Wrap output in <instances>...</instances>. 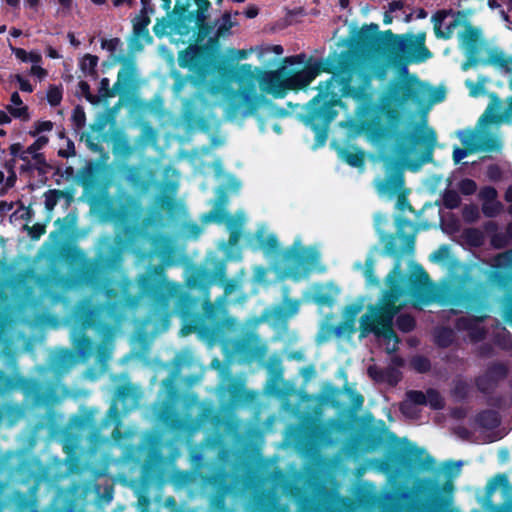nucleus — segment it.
I'll return each instance as SVG.
<instances>
[{"instance_id":"obj_1","label":"nucleus","mask_w":512,"mask_h":512,"mask_svg":"<svg viewBox=\"0 0 512 512\" xmlns=\"http://www.w3.org/2000/svg\"><path fill=\"white\" fill-rule=\"evenodd\" d=\"M331 74L325 82H320L318 93L308 103L303 121L315 134V144L322 146L328 139L330 123L338 114L337 106L343 107L342 98H352L361 102V114L365 118L363 126L376 137H382L388 130L382 121L385 116L390 123L399 120L398 110L408 102L421 104L426 97V89L417 76L412 75L391 83L389 97L381 104L373 103L370 93L362 85L353 86L354 65L348 52L329 55L325 59H310L303 69L286 71L287 89L306 88L320 73Z\"/></svg>"},{"instance_id":"obj_2","label":"nucleus","mask_w":512,"mask_h":512,"mask_svg":"<svg viewBox=\"0 0 512 512\" xmlns=\"http://www.w3.org/2000/svg\"><path fill=\"white\" fill-rule=\"evenodd\" d=\"M67 258L82 262L76 272L77 281L102 291L106 297V302L101 304L84 298L75 304L71 313L72 347L80 359L88 360L96 351V345L86 331L93 329L104 341L111 339L113 323L119 320L124 309L136 307L139 298L130 293V281H123L119 290L109 285V274L117 271L122 263V250L117 245H108L106 251L97 253L93 259L85 258L81 250L74 248L69 250Z\"/></svg>"},{"instance_id":"obj_3","label":"nucleus","mask_w":512,"mask_h":512,"mask_svg":"<svg viewBox=\"0 0 512 512\" xmlns=\"http://www.w3.org/2000/svg\"><path fill=\"white\" fill-rule=\"evenodd\" d=\"M156 242H160V246L155 244L154 251L162 257V263L148 265L145 272L137 277L138 294L135 296L139 300H149L151 314L165 320L171 315V299L175 298L174 312L189 322L184 326L183 333L197 332L202 337L215 338L223 327L218 309L209 301H205L204 314L197 312L202 304L201 299L189 292L181 291L177 284L167 279L166 266L172 263L169 258L171 248L161 239H156Z\"/></svg>"},{"instance_id":"obj_4","label":"nucleus","mask_w":512,"mask_h":512,"mask_svg":"<svg viewBox=\"0 0 512 512\" xmlns=\"http://www.w3.org/2000/svg\"><path fill=\"white\" fill-rule=\"evenodd\" d=\"M156 242H160V246L155 244L154 251L162 257V263L148 265L145 272L137 277L138 294L135 296L139 300H149L151 314L165 320L171 315V299L175 298L174 312L189 322L184 326L183 333L197 332L202 337L215 338L223 327L218 309L209 301H205L204 314L197 312L202 304L201 299L189 292L181 291L177 284L167 279L166 266L172 263L169 258L171 248L161 239H156Z\"/></svg>"},{"instance_id":"obj_5","label":"nucleus","mask_w":512,"mask_h":512,"mask_svg":"<svg viewBox=\"0 0 512 512\" xmlns=\"http://www.w3.org/2000/svg\"><path fill=\"white\" fill-rule=\"evenodd\" d=\"M264 404L262 394L246 388L244 382L232 379L218 391V406L211 400L200 401L194 393L182 391L174 373L161 382L157 399L152 404V416H236L245 412L250 416H261Z\"/></svg>"},{"instance_id":"obj_6","label":"nucleus","mask_w":512,"mask_h":512,"mask_svg":"<svg viewBox=\"0 0 512 512\" xmlns=\"http://www.w3.org/2000/svg\"><path fill=\"white\" fill-rule=\"evenodd\" d=\"M267 370L264 394L280 400L282 409L291 413V416H323L327 408L333 409L335 416H359L358 411L364 404V397L347 383L340 388L326 382L318 393H300L298 403L293 404L290 397L296 394V389L284 380L282 361L278 358L272 359ZM362 416H372V414L365 412Z\"/></svg>"},{"instance_id":"obj_7","label":"nucleus","mask_w":512,"mask_h":512,"mask_svg":"<svg viewBox=\"0 0 512 512\" xmlns=\"http://www.w3.org/2000/svg\"><path fill=\"white\" fill-rule=\"evenodd\" d=\"M386 284L388 289L384 291L380 304L370 305L368 312L361 317L359 338L363 339L373 333L376 337L392 340L393 346L387 348V353L391 354L398 350L400 342L393 329V319L403 307L401 297L408 293L416 303L422 305L432 303L435 298L429 275L419 264L415 265L406 283L399 264H396L387 275Z\"/></svg>"},{"instance_id":"obj_8","label":"nucleus","mask_w":512,"mask_h":512,"mask_svg":"<svg viewBox=\"0 0 512 512\" xmlns=\"http://www.w3.org/2000/svg\"><path fill=\"white\" fill-rule=\"evenodd\" d=\"M426 32L394 34L390 29L379 31L375 23L363 26L357 34V44L363 49L381 51L394 64L405 67L410 63H423L433 53L425 44Z\"/></svg>"},{"instance_id":"obj_9","label":"nucleus","mask_w":512,"mask_h":512,"mask_svg":"<svg viewBox=\"0 0 512 512\" xmlns=\"http://www.w3.org/2000/svg\"><path fill=\"white\" fill-rule=\"evenodd\" d=\"M443 301L453 307L463 308L470 312L483 313L481 315L461 316L455 320L458 331H466L472 343L483 341L488 334L485 327L479 326L488 316L484 313L488 309L487 293L481 282H475L470 277L463 278L458 284L445 289Z\"/></svg>"},{"instance_id":"obj_10","label":"nucleus","mask_w":512,"mask_h":512,"mask_svg":"<svg viewBox=\"0 0 512 512\" xmlns=\"http://www.w3.org/2000/svg\"><path fill=\"white\" fill-rule=\"evenodd\" d=\"M14 389L23 394L21 405H15L6 416H25V409H45L43 416H61L53 408L61 401L59 386L53 380L25 377L20 374L7 375L0 369V395ZM0 416L5 414L0 410Z\"/></svg>"},{"instance_id":"obj_11","label":"nucleus","mask_w":512,"mask_h":512,"mask_svg":"<svg viewBox=\"0 0 512 512\" xmlns=\"http://www.w3.org/2000/svg\"><path fill=\"white\" fill-rule=\"evenodd\" d=\"M257 242L265 254L280 256L284 274L295 281L307 277L320 261L318 251L302 247L299 242L280 251L278 238L274 234L265 237L258 233Z\"/></svg>"},{"instance_id":"obj_12","label":"nucleus","mask_w":512,"mask_h":512,"mask_svg":"<svg viewBox=\"0 0 512 512\" xmlns=\"http://www.w3.org/2000/svg\"><path fill=\"white\" fill-rule=\"evenodd\" d=\"M204 50L196 48V44H191L178 53L177 62L180 68L188 69L189 75H183L179 71H172L171 77L174 79L172 90L175 94H179L185 88L188 82L195 87L205 85V68L204 58L202 56Z\"/></svg>"},{"instance_id":"obj_13","label":"nucleus","mask_w":512,"mask_h":512,"mask_svg":"<svg viewBox=\"0 0 512 512\" xmlns=\"http://www.w3.org/2000/svg\"><path fill=\"white\" fill-rule=\"evenodd\" d=\"M509 374V367L501 361L488 363L483 373L476 376L474 383L477 391L483 395L487 406L494 409H502L506 405V398L497 392L500 383Z\"/></svg>"},{"instance_id":"obj_14","label":"nucleus","mask_w":512,"mask_h":512,"mask_svg":"<svg viewBox=\"0 0 512 512\" xmlns=\"http://www.w3.org/2000/svg\"><path fill=\"white\" fill-rule=\"evenodd\" d=\"M196 48L204 50L202 56L207 70L205 85L213 74H217L220 80L226 82L243 81L252 75V67L250 64L233 65L226 60L217 59L206 45L196 44Z\"/></svg>"},{"instance_id":"obj_15","label":"nucleus","mask_w":512,"mask_h":512,"mask_svg":"<svg viewBox=\"0 0 512 512\" xmlns=\"http://www.w3.org/2000/svg\"><path fill=\"white\" fill-rule=\"evenodd\" d=\"M225 97V117L234 120L238 117H248L255 114L259 107V97L256 93L247 88H227Z\"/></svg>"},{"instance_id":"obj_16","label":"nucleus","mask_w":512,"mask_h":512,"mask_svg":"<svg viewBox=\"0 0 512 512\" xmlns=\"http://www.w3.org/2000/svg\"><path fill=\"white\" fill-rule=\"evenodd\" d=\"M403 140L407 142L400 145L401 152L404 154H410L416 146L422 147L414 167L411 165L413 170H416L423 164L433 162V153L437 144V134L433 128L425 127L419 133L404 134Z\"/></svg>"},{"instance_id":"obj_17","label":"nucleus","mask_w":512,"mask_h":512,"mask_svg":"<svg viewBox=\"0 0 512 512\" xmlns=\"http://www.w3.org/2000/svg\"><path fill=\"white\" fill-rule=\"evenodd\" d=\"M142 392L132 383H124L116 387L111 404L105 416H126L135 411L141 402Z\"/></svg>"},{"instance_id":"obj_18","label":"nucleus","mask_w":512,"mask_h":512,"mask_svg":"<svg viewBox=\"0 0 512 512\" xmlns=\"http://www.w3.org/2000/svg\"><path fill=\"white\" fill-rule=\"evenodd\" d=\"M436 38L448 40L451 39L455 30L470 21L467 19L465 11H454L453 9L437 10L431 18Z\"/></svg>"},{"instance_id":"obj_19","label":"nucleus","mask_w":512,"mask_h":512,"mask_svg":"<svg viewBox=\"0 0 512 512\" xmlns=\"http://www.w3.org/2000/svg\"><path fill=\"white\" fill-rule=\"evenodd\" d=\"M459 40L465 48L466 60L462 63L461 69L467 71L478 65V57L481 47V30L470 22L465 24V29L459 33Z\"/></svg>"},{"instance_id":"obj_20","label":"nucleus","mask_w":512,"mask_h":512,"mask_svg":"<svg viewBox=\"0 0 512 512\" xmlns=\"http://www.w3.org/2000/svg\"><path fill=\"white\" fill-rule=\"evenodd\" d=\"M114 61L123 64V67L119 70L117 81L114 83L113 87H110V80L108 78L101 79L99 91L101 96L105 99L112 98L116 94L124 92L131 82L134 73V64L124 55L115 56Z\"/></svg>"},{"instance_id":"obj_21","label":"nucleus","mask_w":512,"mask_h":512,"mask_svg":"<svg viewBox=\"0 0 512 512\" xmlns=\"http://www.w3.org/2000/svg\"><path fill=\"white\" fill-rule=\"evenodd\" d=\"M489 285L499 289L507 288L512 282V250L498 254L492 263V270L487 272Z\"/></svg>"},{"instance_id":"obj_22","label":"nucleus","mask_w":512,"mask_h":512,"mask_svg":"<svg viewBox=\"0 0 512 512\" xmlns=\"http://www.w3.org/2000/svg\"><path fill=\"white\" fill-rule=\"evenodd\" d=\"M404 183L403 168L398 162L394 161L386 165L385 177L379 179L375 187L380 195L394 197L402 191Z\"/></svg>"},{"instance_id":"obj_23","label":"nucleus","mask_w":512,"mask_h":512,"mask_svg":"<svg viewBox=\"0 0 512 512\" xmlns=\"http://www.w3.org/2000/svg\"><path fill=\"white\" fill-rule=\"evenodd\" d=\"M457 421L467 419L469 423H456L453 433L462 439H469L478 430H492L499 426V418H455Z\"/></svg>"},{"instance_id":"obj_24","label":"nucleus","mask_w":512,"mask_h":512,"mask_svg":"<svg viewBox=\"0 0 512 512\" xmlns=\"http://www.w3.org/2000/svg\"><path fill=\"white\" fill-rule=\"evenodd\" d=\"M208 15L203 17H190L183 16V22L181 16H176L175 28L178 34L188 35L190 31L196 29V40L203 41L212 31L213 27L207 22Z\"/></svg>"},{"instance_id":"obj_25","label":"nucleus","mask_w":512,"mask_h":512,"mask_svg":"<svg viewBox=\"0 0 512 512\" xmlns=\"http://www.w3.org/2000/svg\"><path fill=\"white\" fill-rule=\"evenodd\" d=\"M263 91L272 94L275 98H282L286 95L287 81L286 70L266 71L259 79Z\"/></svg>"},{"instance_id":"obj_26","label":"nucleus","mask_w":512,"mask_h":512,"mask_svg":"<svg viewBox=\"0 0 512 512\" xmlns=\"http://www.w3.org/2000/svg\"><path fill=\"white\" fill-rule=\"evenodd\" d=\"M414 248L415 235L406 234L401 230L397 234H391L384 246L385 252L393 257H400L404 252L413 253Z\"/></svg>"},{"instance_id":"obj_27","label":"nucleus","mask_w":512,"mask_h":512,"mask_svg":"<svg viewBox=\"0 0 512 512\" xmlns=\"http://www.w3.org/2000/svg\"><path fill=\"white\" fill-rule=\"evenodd\" d=\"M211 7L209 0H176L172 13L175 16H181L183 22L184 17H203L208 15V10Z\"/></svg>"},{"instance_id":"obj_28","label":"nucleus","mask_w":512,"mask_h":512,"mask_svg":"<svg viewBox=\"0 0 512 512\" xmlns=\"http://www.w3.org/2000/svg\"><path fill=\"white\" fill-rule=\"evenodd\" d=\"M228 204V195L225 188L217 191V200L215 207L205 215V220L223 223L228 218H233L226 212Z\"/></svg>"},{"instance_id":"obj_29","label":"nucleus","mask_w":512,"mask_h":512,"mask_svg":"<svg viewBox=\"0 0 512 512\" xmlns=\"http://www.w3.org/2000/svg\"><path fill=\"white\" fill-rule=\"evenodd\" d=\"M492 65L504 70L505 72H512V57L506 56L504 52L497 49H490L486 59H480L478 65Z\"/></svg>"},{"instance_id":"obj_30","label":"nucleus","mask_w":512,"mask_h":512,"mask_svg":"<svg viewBox=\"0 0 512 512\" xmlns=\"http://www.w3.org/2000/svg\"><path fill=\"white\" fill-rule=\"evenodd\" d=\"M76 361L74 352L68 349H62L56 353L50 362V366L57 372L67 371Z\"/></svg>"},{"instance_id":"obj_31","label":"nucleus","mask_w":512,"mask_h":512,"mask_svg":"<svg viewBox=\"0 0 512 512\" xmlns=\"http://www.w3.org/2000/svg\"><path fill=\"white\" fill-rule=\"evenodd\" d=\"M338 154L339 157L351 167L363 168L365 165L364 151L357 147H353V149L341 148Z\"/></svg>"},{"instance_id":"obj_32","label":"nucleus","mask_w":512,"mask_h":512,"mask_svg":"<svg viewBox=\"0 0 512 512\" xmlns=\"http://www.w3.org/2000/svg\"><path fill=\"white\" fill-rule=\"evenodd\" d=\"M127 179L132 187L141 193H146L151 188V181L145 178L136 167L130 168Z\"/></svg>"},{"instance_id":"obj_33","label":"nucleus","mask_w":512,"mask_h":512,"mask_svg":"<svg viewBox=\"0 0 512 512\" xmlns=\"http://www.w3.org/2000/svg\"><path fill=\"white\" fill-rule=\"evenodd\" d=\"M150 18L148 14H139L133 21V34L136 38H144L147 42L152 41V37L148 31V25L150 24Z\"/></svg>"},{"instance_id":"obj_34","label":"nucleus","mask_w":512,"mask_h":512,"mask_svg":"<svg viewBox=\"0 0 512 512\" xmlns=\"http://www.w3.org/2000/svg\"><path fill=\"white\" fill-rule=\"evenodd\" d=\"M501 140L491 134L484 135L480 138L477 144H475V151L484 152H498L501 150Z\"/></svg>"},{"instance_id":"obj_35","label":"nucleus","mask_w":512,"mask_h":512,"mask_svg":"<svg viewBox=\"0 0 512 512\" xmlns=\"http://www.w3.org/2000/svg\"><path fill=\"white\" fill-rule=\"evenodd\" d=\"M99 58L96 55L85 54L79 62V67L85 76L96 78Z\"/></svg>"},{"instance_id":"obj_36","label":"nucleus","mask_w":512,"mask_h":512,"mask_svg":"<svg viewBox=\"0 0 512 512\" xmlns=\"http://www.w3.org/2000/svg\"><path fill=\"white\" fill-rule=\"evenodd\" d=\"M226 222L227 229L229 231V238L227 245L228 247H234L240 240L242 234V220L235 218H228Z\"/></svg>"},{"instance_id":"obj_37","label":"nucleus","mask_w":512,"mask_h":512,"mask_svg":"<svg viewBox=\"0 0 512 512\" xmlns=\"http://www.w3.org/2000/svg\"><path fill=\"white\" fill-rule=\"evenodd\" d=\"M471 391L470 384L463 379H456L453 381V387L451 389V396L457 402H464L468 399Z\"/></svg>"},{"instance_id":"obj_38","label":"nucleus","mask_w":512,"mask_h":512,"mask_svg":"<svg viewBox=\"0 0 512 512\" xmlns=\"http://www.w3.org/2000/svg\"><path fill=\"white\" fill-rule=\"evenodd\" d=\"M464 148L455 147L453 150V161L458 164L462 159L475 151V143L471 136L461 139Z\"/></svg>"},{"instance_id":"obj_39","label":"nucleus","mask_w":512,"mask_h":512,"mask_svg":"<svg viewBox=\"0 0 512 512\" xmlns=\"http://www.w3.org/2000/svg\"><path fill=\"white\" fill-rule=\"evenodd\" d=\"M10 49L12 53L15 55L17 59L22 62H31L33 64H39L42 61V56L40 53L35 51L27 52L23 48L14 47L10 44Z\"/></svg>"},{"instance_id":"obj_40","label":"nucleus","mask_w":512,"mask_h":512,"mask_svg":"<svg viewBox=\"0 0 512 512\" xmlns=\"http://www.w3.org/2000/svg\"><path fill=\"white\" fill-rule=\"evenodd\" d=\"M411 368L417 373L424 374L431 370V361L423 355H416L410 360Z\"/></svg>"},{"instance_id":"obj_41","label":"nucleus","mask_w":512,"mask_h":512,"mask_svg":"<svg viewBox=\"0 0 512 512\" xmlns=\"http://www.w3.org/2000/svg\"><path fill=\"white\" fill-rule=\"evenodd\" d=\"M427 405L434 410H441L445 406V401L440 392L434 388L426 390Z\"/></svg>"},{"instance_id":"obj_42","label":"nucleus","mask_w":512,"mask_h":512,"mask_svg":"<svg viewBox=\"0 0 512 512\" xmlns=\"http://www.w3.org/2000/svg\"><path fill=\"white\" fill-rule=\"evenodd\" d=\"M443 205L447 209H456L461 204V197L458 192L453 189H446L442 197Z\"/></svg>"},{"instance_id":"obj_43","label":"nucleus","mask_w":512,"mask_h":512,"mask_svg":"<svg viewBox=\"0 0 512 512\" xmlns=\"http://www.w3.org/2000/svg\"><path fill=\"white\" fill-rule=\"evenodd\" d=\"M397 328L403 333H409L416 327V321L410 314H400L396 319Z\"/></svg>"},{"instance_id":"obj_44","label":"nucleus","mask_w":512,"mask_h":512,"mask_svg":"<svg viewBox=\"0 0 512 512\" xmlns=\"http://www.w3.org/2000/svg\"><path fill=\"white\" fill-rule=\"evenodd\" d=\"M184 120L191 126L197 125L202 130H206L208 128L207 121L204 117L196 115V113L188 108L183 113Z\"/></svg>"},{"instance_id":"obj_45","label":"nucleus","mask_w":512,"mask_h":512,"mask_svg":"<svg viewBox=\"0 0 512 512\" xmlns=\"http://www.w3.org/2000/svg\"><path fill=\"white\" fill-rule=\"evenodd\" d=\"M435 342L440 348H448L453 343V332L449 328H442L435 336Z\"/></svg>"},{"instance_id":"obj_46","label":"nucleus","mask_w":512,"mask_h":512,"mask_svg":"<svg viewBox=\"0 0 512 512\" xmlns=\"http://www.w3.org/2000/svg\"><path fill=\"white\" fill-rule=\"evenodd\" d=\"M63 98V89L59 85H50L47 90V101L52 107L60 105Z\"/></svg>"},{"instance_id":"obj_47","label":"nucleus","mask_w":512,"mask_h":512,"mask_svg":"<svg viewBox=\"0 0 512 512\" xmlns=\"http://www.w3.org/2000/svg\"><path fill=\"white\" fill-rule=\"evenodd\" d=\"M65 196V192L58 189H51L45 193V208L48 211L54 209L58 201Z\"/></svg>"},{"instance_id":"obj_48","label":"nucleus","mask_w":512,"mask_h":512,"mask_svg":"<svg viewBox=\"0 0 512 512\" xmlns=\"http://www.w3.org/2000/svg\"><path fill=\"white\" fill-rule=\"evenodd\" d=\"M233 25L234 23L231 20V14L229 12H224L221 16L219 24L217 25L216 37H222L229 33Z\"/></svg>"},{"instance_id":"obj_49","label":"nucleus","mask_w":512,"mask_h":512,"mask_svg":"<svg viewBox=\"0 0 512 512\" xmlns=\"http://www.w3.org/2000/svg\"><path fill=\"white\" fill-rule=\"evenodd\" d=\"M71 121L75 130L82 129L86 124V114L81 105H77L72 112Z\"/></svg>"},{"instance_id":"obj_50","label":"nucleus","mask_w":512,"mask_h":512,"mask_svg":"<svg viewBox=\"0 0 512 512\" xmlns=\"http://www.w3.org/2000/svg\"><path fill=\"white\" fill-rule=\"evenodd\" d=\"M406 401L412 405H427L426 392L420 390H409L406 392Z\"/></svg>"},{"instance_id":"obj_51","label":"nucleus","mask_w":512,"mask_h":512,"mask_svg":"<svg viewBox=\"0 0 512 512\" xmlns=\"http://www.w3.org/2000/svg\"><path fill=\"white\" fill-rule=\"evenodd\" d=\"M486 82V77L479 76L477 83L473 82L472 80H466L465 85L469 89V94L472 97H477L480 93L484 91Z\"/></svg>"},{"instance_id":"obj_52","label":"nucleus","mask_w":512,"mask_h":512,"mask_svg":"<svg viewBox=\"0 0 512 512\" xmlns=\"http://www.w3.org/2000/svg\"><path fill=\"white\" fill-rule=\"evenodd\" d=\"M466 241L472 246H480L483 242V235L480 230L476 228H469L464 231Z\"/></svg>"},{"instance_id":"obj_53","label":"nucleus","mask_w":512,"mask_h":512,"mask_svg":"<svg viewBox=\"0 0 512 512\" xmlns=\"http://www.w3.org/2000/svg\"><path fill=\"white\" fill-rule=\"evenodd\" d=\"M6 109L8 110L9 114L14 118L21 119L22 121H28L30 119L29 109L26 105H21L20 107L8 105Z\"/></svg>"},{"instance_id":"obj_54","label":"nucleus","mask_w":512,"mask_h":512,"mask_svg":"<svg viewBox=\"0 0 512 512\" xmlns=\"http://www.w3.org/2000/svg\"><path fill=\"white\" fill-rule=\"evenodd\" d=\"M33 160V172L35 170L38 171L40 175H43L47 172V168H49V164L46 161V158L43 153L32 154Z\"/></svg>"},{"instance_id":"obj_55","label":"nucleus","mask_w":512,"mask_h":512,"mask_svg":"<svg viewBox=\"0 0 512 512\" xmlns=\"http://www.w3.org/2000/svg\"><path fill=\"white\" fill-rule=\"evenodd\" d=\"M356 331L355 323L349 320L344 319L339 324H337L334 328V333L337 336H342L344 334L352 335Z\"/></svg>"},{"instance_id":"obj_56","label":"nucleus","mask_w":512,"mask_h":512,"mask_svg":"<svg viewBox=\"0 0 512 512\" xmlns=\"http://www.w3.org/2000/svg\"><path fill=\"white\" fill-rule=\"evenodd\" d=\"M502 210V204L499 201H493L482 204V212L486 217H496Z\"/></svg>"},{"instance_id":"obj_57","label":"nucleus","mask_w":512,"mask_h":512,"mask_svg":"<svg viewBox=\"0 0 512 512\" xmlns=\"http://www.w3.org/2000/svg\"><path fill=\"white\" fill-rule=\"evenodd\" d=\"M205 278V273L203 271H198L189 277L187 285L190 288L206 289Z\"/></svg>"},{"instance_id":"obj_58","label":"nucleus","mask_w":512,"mask_h":512,"mask_svg":"<svg viewBox=\"0 0 512 512\" xmlns=\"http://www.w3.org/2000/svg\"><path fill=\"white\" fill-rule=\"evenodd\" d=\"M459 191L465 195H473L477 190V184L473 179L464 178L458 184Z\"/></svg>"},{"instance_id":"obj_59","label":"nucleus","mask_w":512,"mask_h":512,"mask_svg":"<svg viewBox=\"0 0 512 512\" xmlns=\"http://www.w3.org/2000/svg\"><path fill=\"white\" fill-rule=\"evenodd\" d=\"M48 141V137L39 136L31 145L25 149V153H28V155L40 153L39 150L45 147L48 144Z\"/></svg>"},{"instance_id":"obj_60","label":"nucleus","mask_w":512,"mask_h":512,"mask_svg":"<svg viewBox=\"0 0 512 512\" xmlns=\"http://www.w3.org/2000/svg\"><path fill=\"white\" fill-rule=\"evenodd\" d=\"M364 276L366 277L367 281L372 284L379 283V280L374 274V260L372 257H368L365 261Z\"/></svg>"},{"instance_id":"obj_61","label":"nucleus","mask_w":512,"mask_h":512,"mask_svg":"<svg viewBox=\"0 0 512 512\" xmlns=\"http://www.w3.org/2000/svg\"><path fill=\"white\" fill-rule=\"evenodd\" d=\"M480 197L483 203H489L497 200V190L492 186H485L480 190Z\"/></svg>"},{"instance_id":"obj_62","label":"nucleus","mask_w":512,"mask_h":512,"mask_svg":"<svg viewBox=\"0 0 512 512\" xmlns=\"http://www.w3.org/2000/svg\"><path fill=\"white\" fill-rule=\"evenodd\" d=\"M53 128V123L49 120L37 121L35 123V129L29 132V135L32 137L38 136L42 132L51 131Z\"/></svg>"},{"instance_id":"obj_63","label":"nucleus","mask_w":512,"mask_h":512,"mask_svg":"<svg viewBox=\"0 0 512 512\" xmlns=\"http://www.w3.org/2000/svg\"><path fill=\"white\" fill-rule=\"evenodd\" d=\"M360 310H361V306L359 304L347 305L345 307L344 314H343L344 319L355 323L356 317H357L358 313L360 312Z\"/></svg>"},{"instance_id":"obj_64","label":"nucleus","mask_w":512,"mask_h":512,"mask_svg":"<svg viewBox=\"0 0 512 512\" xmlns=\"http://www.w3.org/2000/svg\"><path fill=\"white\" fill-rule=\"evenodd\" d=\"M479 358H490L495 355L494 346L490 343H482L476 351Z\"/></svg>"}]
</instances>
